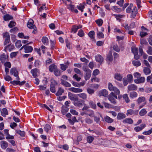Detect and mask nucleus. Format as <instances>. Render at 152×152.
I'll list each match as a JSON object with an SVG mask.
<instances>
[{
  "label": "nucleus",
  "instance_id": "f257e3e1",
  "mask_svg": "<svg viewBox=\"0 0 152 152\" xmlns=\"http://www.w3.org/2000/svg\"><path fill=\"white\" fill-rule=\"evenodd\" d=\"M50 82V90L51 92L55 93L56 92V86L57 85L58 83L53 78L51 79Z\"/></svg>",
  "mask_w": 152,
  "mask_h": 152
},
{
  "label": "nucleus",
  "instance_id": "f03ea898",
  "mask_svg": "<svg viewBox=\"0 0 152 152\" xmlns=\"http://www.w3.org/2000/svg\"><path fill=\"white\" fill-rule=\"evenodd\" d=\"M3 37L5 39L4 42V45L8 46L10 45V35L8 32H6L3 34Z\"/></svg>",
  "mask_w": 152,
  "mask_h": 152
},
{
  "label": "nucleus",
  "instance_id": "7ed1b4c3",
  "mask_svg": "<svg viewBox=\"0 0 152 152\" xmlns=\"http://www.w3.org/2000/svg\"><path fill=\"white\" fill-rule=\"evenodd\" d=\"M27 27L30 29L33 28L34 30L32 31V33L34 34L37 31L36 27L34 24V22L33 20L31 19L29 20L27 23Z\"/></svg>",
  "mask_w": 152,
  "mask_h": 152
},
{
  "label": "nucleus",
  "instance_id": "20e7f679",
  "mask_svg": "<svg viewBox=\"0 0 152 152\" xmlns=\"http://www.w3.org/2000/svg\"><path fill=\"white\" fill-rule=\"evenodd\" d=\"M24 48L25 50V52L26 53H29L31 52L33 50V48L30 46H28V45L26 44L23 46L21 48L20 50Z\"/></svg>",
  "mask_w": 152,
  "mask_h": 152
},
{
  "label": "nucleus",
  "instance_id": "39448f33",
  "mask_svg": "<svg viewBox=\"0 0 152 152\" xmlns=\"http://www.w3.org/2000/svg\"><path fill=\"white\" fill-rule=\"evenodd\" d=\"M68 97L72 101H75L78 100V98L76 95L71 92L68 93Z\"/></svg>",
  "mask_w": 152,
  "mask_h": 152
},
{
  "label": "nucleus",
  "instance_id": "423d86ee",
  "mask_svg": "<svg viewBox=\"0 0 152 152\" xmlns=\"http://www.w3.org/2000/svg\"><path fill=\"white\" fill-rule=\"evenodd\" d=\"M114 92H112L110 93V94L107 96V98L108 100L111 102V103L114 104H116V100L114 98Z\"/></svg>",
  "mask_w": 152,
  "mask_h": 152
},
{
  "label": "nucleus",
  "instance_id": "0eeeda50",
  "mask_svg": "<svg viewBox=\"0 0 152 152\" xmlns=\"http://www.w3.org/2000/svg\"><path fill=\"white\" fill-rule=\"evenodd\" d=\"M138 110H134L132 109H130L127 110V113L126 115L128 116L129 115H136L138 114Z\"/></svg>",
  "mask_w": 152,
  "mask_h": 152
},
{
  "label": "nucleus",
  "instance_id": "6e6552de",
  "mask_svg": "<svg viewBox=\"0 0 152 152\" xmlns=\"http://www.w3.org/2000/svg\"><path fill=\"white\" fill-rule=\"evenodd\" d=\"M113 60V57L112 55L111 51H110L108 54L107 55L106 60L108 64L111 63Z\"/></svg>",
  "mask_w": 152,
  "mask_h": 152
},
{
  "label": "nucleus",
  "instance_id": "1a4fd4ad",
  "mask_svg": "<svg viewBox=\"0 0 152 152\" xmlns=\"http://www.w3.org/2000/svg\"><path fill=\"white\" fill-rule=\"evenodd\" d=\"M69 90L70 91L75 93H80L83 91V89L81 88H76L73 87L69 88Z\"/></svg>",
  "mask_w": 152,
  "mask_h": 152
},
{
  "label": "nucleus",
  "instance_id": "9d476101",
  "mask_svg": "<svg viewBox=\"0 0 152 152\" xmlns=\"http://www.w3.org/2000/svg\"><path fill=\"white\" fill-rule=\"evenodd\" d=\"M1 148L5 150L8 147V143L5 141L2 140L0 142Z\"/></svg>",
  "mask_w": 152,
  "mask_h": 152
},
{
  "label": "nucleus",
  "instance_id": "9b49d317",
  "mask_svg": "<svg viewBox=\"0 0 152 152\" xmlns=\"http://www.w3.org/2000/svg\"><path fill=\"white\" fill-rule=\"evenodd\" d=\"M145 80V78L144 77H139V78L134 80V82L137 84L143 83Z\"/></svg>",
  "mask_w": 152,
  "mask_h": 152
},
{
  "label": "nucleus",
  "instance_id": "f8f14e48",
  "mask_svg": "<svg viewBox=\"0 0 152 152\" xmlns=\"http://www.w3.org/2000/svg\"><path fill=\"white\" fill-rule=\"evenodd\" d=\"M137 89V86L134 84H130L128 86V92L131 91H135Z\"/></svg>",
  "mask_w": 152,
  "mask_h": 152
},
{
  "label": "nucleus",
  "instance_id": "ddd939ff",
  "mask_svg": "<svg viewBox=\"0 0 152 152\" xmlns=\"http://www.w3.org/2000/svg\"><path fill=\"white\" fill-rule=\"evenodd\" d=\"M96 61L99 63L100 64H101L103 61V57L100 55H98L95 57Z\"/></svg>",
  "mask_w": 152,
  "mask_h": 152
},
{
  "label": "nucleus",
  "instance_id": "4468645a",
  "mask_svg": "<svg viewBox=\"0 0 152 152\" xmlns=\"http://www.w3.org/2000/svg\"><path fill=\"white\" fill-rule=\"evenodd\" d=\"M39 71V70L37 68H34L31 69V73L32 74L33 77L36 78L37 76V73Z\"/></svg>",
  "mask_w": 152,
  "mask_h": 152
},
{
  "label": "nucleus",
  "instance_id": "2eb2a0df",
  "mask_svg": "<svg viewBox=\"0 0 152 152\" xmlns=\"http://www.w3.org/2000/svg\"><path fill=\"white\" fill-rule=\"evenodd\" d=\"M126 117V115L123 113H119L117 114V118L118 120L123 119Z\"/></svg>",
  "mask_w": 152,
  "mask_h": 152
},
{
  "label": "nucleus",
  "instance_id": "dca6fc26",
  "mask_svg": "<svg viewBox=\"0 0 152 152\" xmlns=\"http://www.w3.org/2000/svg\"><path fill=\"white\" fill-rule=\"evenodd\" d=\"M138 13V11L136 7H134L132 11V13L131 15V18H134Z\"/></svg>",
  "mask_w": 152,
  "mask_h": 152
},
{
  "label": "nucleus",
  "instance_id": "f3484780",
  "mask_svg": "<svg viewBox=\"0 0 152 152\" xmlns=\"http://www.w3.org/2000/svg\"><path fill=\"white\" fill-rule=\"evenodd\" d=\"M140 127L136 126L134 128V130L136 132H138L142 130L145 126V124H142L140 125Z\"/></svg>",
  "mask_w": 152,
  "mask_h": 152
},
{
  "label": "nucleus",
  "instance_id": "a211bd4d",
  "mask_svg": "<svg viewBox=\"0 0 152 152\" xmlns=\"http://www.w3.org/2000/svg\"><path fill=\"white\" fill-rule=\"evenodd\" d=\"M57 68V66L54 64L50 65L49 67L50 72H54Z\"/></svg>",
  "mask_w": 152,
  "mask_h": 152
},
{
  "label": "nucleus",
  "instance_id": "6ab92c4d",
  "mask_svg": "<svg viewBox=\"0 0 152 152\" xmlns=\"http://www.w3.org/2000/svg\"><path fill=\"white\" fill-rule=\"evenodd\" d=\"M95 33L93 31H90L88 33V35L89 37L92 39V40L94 42L96 41L95 39Z\"/></svg>",
  "mask_w": 152,
  "mask_h": 152
},
{
  "label": "nucleus",
  "instance_id": "aec40b11",
  "mask_svg": "<svg viewBox=\"0 0 152 152\" xmlns=\"http://www.w3.org/2000/svg\"><path fill=\"white\" fill-rule=\"evenodd\" d=\"M10 73L11 75H13L14 76L18 75V72L15 68H12L10 70Z\"/></svg>",
  "mask_w": 152,
  "mask_h": 152
},
{
  "label": "nucleus",
  "instance_id": "412c9836",
  "mask_svg": "<svg viewBox=\"0 0 152 152\" xmlns=\"http://www.w3.org/2000/svg\"><path fill=\"white\" fill-rule=\"evenodd\" d=\"M85 78L86 80L89 79L91 75V70H88L87 72H85Z\"/></svg>",
  "mask_w": 152,
  "mask_h": 152
},
{
  "label": "nucleus",
  "instance_id": "4be33fe9",
  "mask_svg": "<svg viewBox=\"0 0 152 152\" xmlns=\"http://www.w3.org/2000/svg\"><path fill=\"white\" fill-rule=\"evenodd\" d=\"M42 42L43 44L45 45H48L49 44L48 39L46 37H43L42 39Z\"/></svg>",
  "mask_w": 152,
  "mask_h": 152
},
{
  "label": "nucleus",
  "instance_id": "5701e85b",
  "mask_svg": "<svg viewBox=\"0 0 152 152\" xmlns=\"http://www.w3.org/2000/svg\"><path fill=\"white\" fill-rule=\"evenodd\" d=\"M61 84L66 87H70L71 86V85L69 82L64 80L63 79H61Z\"/></svg>",
  "mask_w": 152,
  "mask_h": 152
},
{
  "label": "nucleus",
  "instance_id": "b1692460",
  "mask_svg": "<svg viewBox=\"0 0 152 152\" xmlns=\"http://www.w3.org/2000/svg\"><path fill=\"white\" fill-rule=\"evenodd\" d=\"M124 123H127L129 124H132L133 123V121L132 119L130 118H125L123 121Z\"/></svg>",
  "mask_w": 152,
  "mask_h": 152
},
{
  "label": "nucleus",
  "instance_id": "393cba45",
  "mask_svg": "<svg viewBox=\"0 0 152 152\" xmlns=\"http://www.w3.org/2000/svg\"><path fill=\"white\" fill-rule=\"evenodd\" d=\"M1 112V115L4 117L8 115V111L6 108H3Z\"/></svg>",
  "mask_w": 152,
  "mask_h": 152
},
{
  "label": "nucleus",
  "instance_id": "a878e982",
  "mask_svg": "<svg viewBox=\"0 0 152 152\" xmlns=\"http://www.w3.org/2000/svg\"><path fill=\"white\" fill-rule=\"evenodd\" d=\"M68 110L69 109L67 107L64 106H63L62 107L61 111L63 115H65L68 111Z\"/></svg>",
  "mask_w": 152,
  "mask_h": 152
},
{
  "label": "nucleus",
  "instance_id": "bb28decb",
  "mask_svg": "<svg viewBox=\"0 0 152 152\" xmlns=\"http://www.w3.org/2000/svg\"><path fill=\"white\" fill-rule=\"evenodd\" d=\"M64 90L61 88H59L58 89V91L56 94V96H59L61 95L64 92Z\"/></svg>",
  "mask_w": 152,
  "mask_h": 152
},
{
  "label": "nucleus",
  "instance_id": "cd10ccee",
  "mask_svg": "<svg viewBox=\"0 0 152 152\" xmlns=\"http://www.w3.org/2000/svg\"><path fill=\"white\" fill-rule=\"evenodd\" d=\"M85 114L91 117H94V111L91 110H87L86 113H85Z\"/></svg>",
  "mask_w": 152,
  "mask_h": 152
},
{
  "label": "nucleus",
  "instance_id": "c85d7f7f",
  "mask_svg": "<svg viewBox=\"0 0 152 152\" xmlns=\"http://www.w3.org/2000/svg\"><path fill=\"white\" fill-rule=\"evenodd\" d=\"M51 129V127L48 124H46L44 128V130L47 132H50Z\"/></svg>",
  "mask_w": 152,
  "mask_h": 152
},
{
  "label": "nucleus",
  "instance_id": "c756f323",
  "mask_svg": "<svg viewBox=\"0 0 152 152\" xmlns=\"http://www.w3.org/2000/svg\"><path fill=\"white\" fill-rule=\"evenodd\" d=\"M150 67H145L143 69V72L146 75H148L150 74L151 70L150 69Z\"/></svg>",
  "mask_w": 152,
  "mask_h": 152
},
{
  "label": "nucleus",
  "instance_id": "7c9ffc66",
  "mask_svg": "<svg viewBox=\"0 0 152 152\" xmlns=\"http://www.w3.org/2000/svg\"><path fill=\"white\" fill-rule=\"evenodd\" d=\"M4 20L5 21H9L13 19V17L8 14H6L4 16Z\"/></svg>",
  "mask_w": 152,
  "mask_h": 152
},
{
  "label": "nucleus",
  "instance_id": "2f4dec72",
  "mask_svg": "<svg viewBox=\"0 0 152 152\" xmlns=\"http://www.w3.org/2000/svg\"><path fill=\"white\" fill-rule=\"evenodd\" d=\"M114 121L113 119L110 118V117L108 116H106L105 117V121L108 123H111Z\"/></svg>",
  "mask_w": 152,
  "mask_h": 152
},
{
  "label": "nucleus",
  "instance_id": "473e14b6",
  "mask_svg": "<svg viewBox=\"0 0 152 152\" xmlns=\"http://www.w3.org/2000/svg\"><path fill=\"white\" fill-rule=\"evenodd\" d=\"M78 96L80 98H82L84 100H86L87 99V94L85 93H82L78 94Z\"/></svg>",
  "mask_w": 152,
  "mask_h": 152
},
{
  "label": "nucleus",
  "instance_id": "72a5a7b5",
  "mask_svg": "<svg viewBox=\"0 0 152 152\" xmlns=\"http://www.w3.org/2000/svg\"><path fill=\"white\" fill-rule=\"evenodd\" d=\"M137 94L135 91L131 92L130 93L129 96L131 98L133 99L137 97Z\"/></svg>",
  "mask_w": 152,
  "mask_h": 152
},
{
  "label": "nucleus",
  "instance_id": "f704fd0d",
  "mask_svg": "<svg viewBox=\"0 0 152 152\" xmlns=\"http://www.w3.org/2000/svg\"><path fill=\"white\" fill-rule=\"evenodd\" d=\"M115 78L119 81H121L122 79V77L120 74L116 73L115 75Z\"/></svg>",
  "mask_w": 152,
  "mask_h": 152
},
{
  "label": "nucleus",
  "instance_id": "c9c22d12",
  "mask_svg": "<svg viewBox=\"0 0 152 152\" xmlns=\"http://www.w3.org/2000/svg\"><path fill=\"white\" fill-rule=\"evenodd\" d=\"M94 137L91 136H88L86 138L87 142L89 143H91L94 140Z\"/></svg>",
  "mask_w": 152,
  "mask_h": 152
},
{
  "label": "nucleus",
  "instance_id": "e433bc0d",
  "mask_svg": "<svg viewBox=\"0 0 152 152\" xmlns=\"http://www.w3.org/2000/svg\"><path fill=\"white\" fill-rule=\"evenodd\" d=\"M89 104L91 107L94 109H95L96 108V104L94 102L92 101H90L89 102Z\"/></svg>",
  "mask_w": 152,
  "mask_h": 152
},
{
  "label": "nucleus",
  "instance_id": "4c0bfd02",
  "mask_svg": "<svg viewBox=\"0 0 152 152\" xmlns=\"http://www.w3.org/2000/svg\"><path fill=\"white\" fill-rule=\"evenodd\" d=\"M54 75L57 76H60L61 74V70L58 69V68L54 72Z\"/></svg>",
  "mask_w": 152,
  "mask_h": 152
},
{
  "label": "nucleus",
  "instance_id": "58836bf2",
  "mask_svg": "<svg viewBox=\"0 0 152 152\" xmlns=\"http://www.w3.org/2000/svg\"><path fill=\"white\" fill-rule=\"evenodd\" d=\"M96 34L97 37L99 39L103 38L104 37V34L102 32L98 31L96 33Z\"/></svg>",
  "mask_w": 152,
  "mask_h": 152
},
{
  "label": "nucleus",
  "instance_id": "ea45409f",
  "mask_svg": "<svg viewBox=\"0 0 152 152\" xmlns=\"http://www.w3.org/2000/svg\"><path fill=\"white\" fill-rule=\"evenodd\" d=\"M0 59L2 63H4L5 62L6 60V55L5 54L3 53L0 56Z\"/></svg>",
  "mask_w": 152,
  "mask_h": 152
},
{
  "label": "nucleus",
  "instance_id": "a19ab883",
  "mask_svg": "<svg viewBox=\"0 0 152 152\" xmlns=\"http://www.w3.org/2000/svg\"><path fill=\"white\" fill-rule=\"evenodd\" d=\"M15 132L22 137H24L25 136V133L24 131H22L20 130H16Z\"/></svg>",
  "mask_w": 152,
  "mask_h": 152
},
{
  "label": "nucleus",
  "instance_id": "79ce46f5",
  "mask_svg": "<svg viewBox=\"0 0 152 152\" xmlns=\"http://www.w3.org/2000/svg\"><path fill=\"white\" fill-rule=\"evenodd\" d=\"M122 97H123L124 99L125 100V101L126 103H129V102L130 100L127 94H123L122 96Z\"/></svg>",
  "mask_w": 152,
  "mask_h": 152
},
{
  "label": "nucleus",
  "instance_id": "37998d69",
  "mask_svg": "<svg viewBox=\"0 0 152 152\" xmlns=\"http://www.w3.org/2000/svg\"><path fill=\"white\" fill-rule=\"evenodd\" d=\"M77 100V101H75L74 102V104L76 106H78L79 107H81L83 106V104L79 101Z\"/></svg>",
  "mask_w": 152,
  "mask_h": 152
},
{
  "label": "nucleus",
  "instance_id": "c03bdc74",
  "mask_svg": "<svg viewBox=\"0 0 152 152\" xmlns=\"http://www.w3.org/2000/svg\"><path fill=\"white\" fill-rule=\"evenodd\" d=\"M147 112V111L146 110V109L143 108L140 111L139 114L141 116H143L146 114Z\"/></svg>",
  "mask_w": 152,
  "mask_h": 152
},
{
  "label": "nucleus",
  "instance_id": "a18cd8bd",
  "mask_svg": "<svg viewBox=\"0 0 152 152\" xmlns=\"http://www.w3.org/2000/svg\"><path fill=\"white\" fill-rule=\"evenodd\" d=\"M132 63L134 66H138L141 65V63L140 61H133Z\"/></svg>",
  "mask_w": 152,
  "mask_h": 152
},
{
  "label": "nucleus",
  "instance_id": "49530a36",
  "mask_svg": "<svg viewBox=\"0 0 152 152\" xmlns=\"http://www.w3.org/2000/svg\"><path fill=\"white\" fill-rule=\"evenodd\" d=\"M96 23L99 26H101L103 23V20L101 19H97L95 21Z\"/></svg>",
  "mask_w": 152,
  "mask_h": 152
},
{
  "label": "nucleus",
  "instance_id": "de8ad7c7",
  "mask_svg": "<svg viewBox=\"0 0 152 152\" xmlns=\"http://www.w3.org/2000/svg\"><path fill=\"white\" fill-rule=\"evenodd\" d=\"M145 100V98L144 97H140L137 100V102L138 104H140L142 102H144Z\"/></svg>",
  "mask_w": 152,
  "mask_h": 152
},
{
  "label": "nucleus",
  "instance_id": "09e8293b",
  "mask_svg": "<svg viewBox=\"0 0 152 152\" xmlns=\"http://www.w3.org/2000/svg\"><path fill=\"white\" fill-rule=\"evenodd\" d=\"M16 47L18 48H20L22 46L21 41L20 40H18L15 43Z\"/></svg>",
  "mask_w": 152,
  "mask_h": 152
},
{
  "label": "nucleus",
  "instance_id": "8fccbe9b",
  "mask_svg": "<svg viewBox=\"0 0 152 152\" xmlns=\"http://www.w3.org/2000/svg\"><path fill=\"white\" fill-rule=\"evenodd\" d=\"M85 122L88 124H91L92 123L93 121L89 118H86L85 119Z\"/></svg>",
  "mask_w": 152,
  "mask_h": 152
},
{
  "label": "nucleus",
  "instance_id": "3c124183",
  "mask_svg": "<svg viewBox=\"0 0 152 152\" xmlns=\"http://www.w3.org/2000/svg\"><path fill=\"white\" fill-rule=\"evenodd\" d=\"M50 48L52 50H53L55 48V42L54 41L50 40Z\"/></svg>",
  "mask_w": 152,
  "mask_h": 152
},
{
  "label": "nucleus",
  "instance_id": "603ef678",
  "mask_svg": "<svg viewBox=\"0 0 152 152\" xmlns=\"http://www.w3.org/2000/svg\"><path fill=\"white\" fill-rule=\"evenodd\" d=\"M152 133V128H151L150 130L148 131H144L142 132V134L145 135H149L150 134Z\"/></svg>",
  "mask_w": 152,
  "mask_h": 152
},
{
  "label": "nucleus",
  "instance_id": "864d4df0",
  "mask_svg": "<svg viewBox=\"0 0 152 152\" xmlns=\"http://www.w3.org/2000/svg\"><path fill=\"white\" fill-rule=\"evenodd\" d=\"M132 51L134 54L138 53V49L135 47L132 48Z\"/></svg>",
  "mask_w": 152,
  "mask_h": 152
},
{
  "label": "nucleus",
  "instance_id": "5fc2aeb1",
  "mask_svg": "<svg viewBox=\"0 0 152 152\" xmlns=\"http://www.w3.org/2000/svg\"><path fill=\"white\" fill-rule=\"evenodd\" d=\"M78 29L77 26H73L72 28V31L74 33H75Z\"/></svg>",
  "mask_w": 152,
  "mask_h": 152
},
{
  "label": "nucleus",
  "instance_id": "6e6d98bb",
  "mask_svg": "<svg viewBox=\"0 0 152 152\" xmlns=\"http://www.w3.org/2000/svg\"><path fill=\"white\" fill-rule=\"evenodd\" d=\"M87 91L89 94L91 95L94 94L95 91L94 90L89 88L87 89Z\"/></svg>",
  "mask_w": 152,
  "mask_h": 152
},
{
  "label": "nucleus",
  "instance_id": "4d7b16f0",
  "mask_svg": "<svg viewBox=\"0 0 152 152\" xmlns=\"http://www.w3.org/2000/svg\"><path fill=\"white\" fill-rule=\"evenodd\" d=\"M40 62L38 60H37L35 61L34 65L36 67H39V66L41 65Z\"/></svg>",
  "mask_w": 152,
  "mask_h": 152
},
{
  "label": "nucleus",
  "instance_id": "13d9d810",
  "mask_svg": "<svg viewBox=\"0 0 152 152\" xmlns=\"http://www.w3.org/2000/svg\"><path fill=\"white\" fill-rule=\"evenodd\" d=\"M115 87H114L112 83H109L108 84V88L110 91H113Z\"/></svg>",
  "mask_w": 152,
  "mask_h": 152
},
{
  "label": "nucleus",
  "instance_id": "bf43d9fd",
  "mask_svg": "<svg viewBox=\"0 0 152 152\" xmlns=\"http://www.w3.org/2000/svg\"><path fill=\"white\" fill-rule=\"evenodd\" d=\"M77 34L79 37H82L84 36V33L82 29H80L79 31Z\"/></svg>",
  "mask_w": 152,
  "mask_h": 152
},
{
  "label": "nucleus",
  "instance_id": "052dcab7",
  "mask_svg": "<svg viewBox=\"0 0 152 152\" xmlns=\"http://www.w3.org/2000/svg\"><path fill=\"white\" fill-rule=\"evenodd\" d=\"M113 48L115 51L118 52L120 51V49L117 44H115L113 46Z\"/></svg>",
  "mask_w": 152,
  "mask_h": 152
},
{
  "label": "nucleus",
  "instance_id": "680f3d73",
  "mask_svg": "<svg viewBox=\"0 0 152 152\" xmlns=\"http://www.w3.org/2000/svg\"><path fill=\"white\" fill-rule=\"evenodd\" d=\"M127 79L130 82V83H132L133 81V76L132 75L129 74L127 75Z\"/></svg>",
  "mask_w": 152,
  "mask_h": 152
},
{
  "label": "nucleus",
  "instance_id": "e2e57ef3",
  "mask_svg": "<svg viewBox=\"0 0 152 152\" xmlns=\"http://www.w3.org/2000/svg\"><path fill=\"white\" fill-rule=\"evenodd\" d=\"M61 69L63 71H65L68 68L67 65H65L64 64H60Z\"/></svg>",
  "mask_w": 152,
  "mask_h": 152
},
{
  "label": "nucleus",
  "instance_id": "0e129e2a",
  "mask_svg": "<svg viewBox=\"0 0 152 152\" xmlns=\"http://www.w3.org/2000/svg\"><path fill=\"white\" fill-rule=\"evenodd\" d=\"M113 8L117 12H120L122 11V9L121 8H118L117 6H113Z\"/></svg>",
  "mask_w": 152,
  "mask_h": 152
},
{
  "label": "nucleus",
  "instance_id": "69168bd1",
  "mask_svg": "<svg viewBox=\"0 0 152 152\" xmlns=\"http://www.w3.org/2000/svg\"><path fill=\"white\" fill-rule=\"evenodd\" d=\"M18 31V28L17 27H15L10 30V32L13 33H15Z\"/></svg>",
  "mask_w": 152,
  "mask_h": 152
},
{
  "label": "nucleus",
  "instance_id": "338daca9",
  "mask_svg": "<svg viewBox=\"0 0 152 152\" xmlns=\"http://www.w3.org/2000/svg\"><path fill=\"white\" fill-rule=\"evenodd\" d=\"M147 81L148 82H149L150 84H152V74L147 77Z\"/></svg>",
  "mask_w": 152,
  "mask_h": 152
},
{
  "label": "nucleus",
  "instance_id": "774afa93",
  "mask_svg": "<svg viewBox=\"0 0 152 152\" xmlns=\"http://www.w3.org/2000/svg\"><path fill=\"white\" fill-rule=\"evenodd\" d=\"M147 52L149 55H152V47L149 46Z\"/></svg>",
  "mask_w": 152,
  "mask_h": 152
}]
</instances>
